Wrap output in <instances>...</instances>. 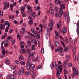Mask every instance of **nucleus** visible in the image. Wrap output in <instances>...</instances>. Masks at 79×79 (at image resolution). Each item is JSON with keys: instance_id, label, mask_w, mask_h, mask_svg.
I'll return each mask as SVG.
<instances>
[{"instance_id": "f257e3e1", "label": "nucleus", "mask_w": 79, "mask_h": 79, "mask_svg": "<svg viewBox=\"0 0 79 79\" xmlns=\"http://www.w3.org/2000/svg\"><path fill=\"white\" fill-rule=\"evenodd\" d=\"M56 69L57 71V73H56L57 76H59L60 75L59 72H61V70H62V67L63 66L61 65H58L57 64L55 66Z\"/></svg>"}, {"instance_id": "9d476101", "label": "nucleus", "mask_w": 79, "mask_h": 79, "mask_svg": "<svg viewBox=\"0 0 79 79\" xmlns=\"http://www.w3.org/2000/svg\"><path fill=\"white\" fill-rule=\"evenodd\" d=\"M20 9L21 10L22 15L24 14V10L25 9V8L23 7H21L20 8Z\"/></svg>"}, {"instance_id": "13d9d810", "label": "nucleus", "mask_w": 79, "mask_h": 79, "mask_svg": "<svg viewBox=\"0 0 79 79\" xmlns=\"http://www.w3.org/2000/svg\"><path fill=\"white\" fill-rule=\"evenodd\" d=\"M66 64L64 63L63 64L64 67L65 68H66Z\"/></svg>"}, {"instance_id": "6e6552de", "label": "nucleus", "mask_w": 79, "mask_h": 79, "mask_svg": "<svg viewBox=\"0 0 79 79\" xmlns=\"http://www.w3.org/2000/svg\"><path fill=\"white\" fill-rule=\"evenodd\" d=\"M20 32L21 34H24L25 33V28H23L20 31Z\"/></svg>"}, {"instance_id": "79ce46f5", "label": "nucleus", "mask_w": 79, "mask_h": 79, "mask_svg": "<svg viewBox=\"0 0 79 79\" xmlns=\"http://www.w3.org/2000/svg\"><path fill=\"white\" fill-rule=\"evenodd\" d=\"M64 73L65 74H66L68 73V71L66 70V69H64Z\"/></svg>"}, {"instance_id": "774afa93", "label": "nucleus", "mask_w": 79, "mask_h": 79, "mask_svg": "<svg viewBox=\"0 0 79 79\" xmlns=\"http://www.w3.org/2000/svg\"><path fill=\"white\" fill-rule=\"evenodd\" d=\"M14 7V5L13 4H10V8H13Z\"/></svg>"}, {"instance_id": "39448f33", "label": "nucleus", "mask_w": 79, "mask_h": 79, "mask_svg": "<svg viewBox=\"0 0 79 79\" xmlns=\"http://www.w3.org/2000/svg\"><path fill=\"white\" fill-rule=\"evenodd\" d=\"M56 65V63H55V62H54L51 63V68L52 69H53V68H55Z\"/></svg>"}, {"instance_id": "37998d69", "label": "nucleus", "mask_w": 79, "mask_h": 79, "mask_svg": "<svg viewBox=\"0 0 79 79\" xmlns=\"http://www.w3.org/2000/svg\"><path fill=\"white\" fill-rule=\"evenodd\" d=\"M31 78L32 79H35V75L34 74H33L32 75Z\"/></svg>"}, {"instance_id": "603ef678", "label": "nucleus", "mask_w": 79, "mask_h": 79, "mask_svg": "<svg viewBox=\"0 0 79 79\" xmlns=\"http://www.w3.org/2000/svg\"><path fill=\"white\" fill-rule=\"evenodd\" d=\"M33 32V34H38V33L37 32V31H34Z\"/></svg>"}, {"instance_id": "58836bf2", "label": "nucleus", "mask_w": 79, "mask_h": 79, "mask_svg": "<svg viewBox=\"0 0 79 79\" xmlns=\"http://www.w3.org/2000/svg\"><path fill=\"white\" fill-rule=\"evenodd\" d=\"M73 66V64H72V63H70L69 64V67H72V66Z\"/></svg>"}, {"instance_id": "864d4df0", "label": "nucleus", "mask_w": 79, "mask_h": 79, "mask_svg": "<svg viewBox=\"0 0 79 79\" xmlns=\"http://www.w3.org/2000/svg\"><path fill=\"white\" fill-rule=\"evenodd\" d=\"M55 39H58V35H56L55 36Z\"/></svg>"}, {"instance_id": "9b49d317", "label": "nucleus", "mask_w": 79, "mask_h": 79, "mask_svg": "<svg viewBox=\"0 0 79 79\" xmlns=\"http://www.w3.org/2000/svg\"><path fill=\"white\" fill-rule=\"evenodd\" d=\"M55 45L56 47H58L60 46V43L58 41H56L55 42Z\"/></svg>"}, {"instance_id": "b1692460", "label": "nucleus", "mask_w": 79, "mask_h": 79, "mask_svg": "<svg viewBox=\"0 0 79 79\" xmlns=\"http://www.w3.org/2000/svg\"><path fill=\"white\" fill-rule=\"evenodd\" d=\"M62 31H63V32L64 33H66V28L64 27Z\"/></svg>"}, {"instance_id": "423d86ee", "label": "nucleus", "mask_w": 79, "mask_h": 79, "mask_svg": "<svg viewBox=\"0 0 79 79\" xmlns=\"http://www.w3.org/2000/svg\"><path fill=\"white\" fill-rule=\"evenodd\" d=\"M63 2L59 0H55V2L56 5H61Z\"/></svg>"}, {"instance_id": "f03ea898", "label": "nucleus", "mask_w": 79, "mask_h": 79, "mask_svg": "<svg viewBox=\"0 0 79 79\" xmlns=\"http://www.w3.org/2000/svg\"><path fill=\"white\" fill-rule=\"evenodd\" d=\"M30 68H35V65L33 64H27V70H29Z\"/></svg>"}, {"instance_id": "c85d7f7f", "label": "nucleus", "mask_w": 79, "mask_h": 79, "mask_svg": "<svg viewBox=\"0 0 79 79\" xmlns=\"http://www.w3.org/2000/svg\"><path fill=\"white\" fill-rule=\"evenodd\" d=\"M20 64H22V65H24V64H26V62H25L23 61H21Z\"/></svg>"}, {"instance_id": "a19ab883", "label": "nucleus", "mask_w": 79, "mask_h": 79, "mask_svg": "<svg viewBox=\"0 0 79 79\" xmlns=\"http://www.w3.org/2000/svg\"><path fill=\"white\" fill-rule=\"evenodd\" d=\"M3 15V13L2 11H0V15L1 16H2Z\"/></svg>"}, {"instance_id": "c03bdc74", "label": "nucleus", "mask_w": 79, "mask_h": 79, "mask_svg": "<svg viewBox=\"0 0 79 79\" xmlns=\"http://www.w3.org/2000/svg\"><path fill=\"white\" fill-rule=\"evenodd\" d=\"M4 24L6 26H7L8 24V21H6L4 23Z\"/></svg>"}, {"instance_id": "4c0bfd02", "label": "nucleus", "mask_w": 79, "mask_h": 79, "mask_svg": "<svg viewBox=\"0 0 79 79\" xmlns=\"http://www.w3.org/2000/svg\"><path fill=\"white\" fill-rule=\"evenodd\" d=\"M66 58L67 60H69L70 59V56L68 55H67L66 56Z\"/></svg>"}, {"instance_id": "2f4dec72", "label": "nucleus", "mask_w": 79, "mask_h": 79, "mask_svg": "<svg viewBox=\"0 0 79 79\" xmlns=\"http://www.w3.org/2000/svg\"><path fill=\"white\" fill-rule=\"evenodd\" d=\"M6 51L5 50H3L2 51V54L3 55H5V52Z\"/></svg>"}, {"instance_id": "6ab92c4d", "label": "nucleus", "mask_w": 79, "mask_h": 79, "mask_svg": "<svg viewBox=\"0 0 79 79\" xmlns=\"http://www.w3.org/2000/svg\"><path fill=\"white\" fill-rule=\"evenodd\" d=\"M32 16L33 18H35V17L37 16V15H36V13L35 12H33L32 13Z\"/></svg>"}, {"instance_id": "7c9ffc66", "label": "nucleus", "mask_w": 79, "mask_h": 79, "mask_svg": "<svg viewBox=\"0 0 79 79\" xmlns=\"http://www.w3.org/2000/svg\"><path fill=\"white\" fill-rule=\"evenodd\" d=\"M20 52L21 53H24L25 52V50L24 49H22L21 50H20Z\"/></svg>"}, {"instance_id": "e433bc0d", "label": "nucleus", "mask_w": 79, "mask_h": 79, "mask_svg": "<svg viewBox=\"0 0 79 79\" xmlns=\"http://www.w3.org/2000/svg\"><path fill=\"white\" fill-rule=\"evenodd\" d=\"M20 45H24V42L23 41H21L20 43Z\"/></svg>"}, {"instance_id": "393cba45", "label": "nucleus", "mask_w": 79, "mask_h": 79, "mask_svg": "<svg viewBox=\"0 0 79 79\" xmlns=\"http://www.w3.org/2000/svg\"><path fill=\"white\" fill-rule=\"evenodd\" d=\"M33 21L32 19L30 20L28 22V23L30 24H31V25H32L33 24Z\"/></svg>"}, {"instance_id": "473e14b6", "label": "nucleus", "mask_w": 79, "mask_h": 79, "mask_svg": "<svg viewBox=\"0 0 79 79\" xmlns=\"http://www.w3.org/2000/svg\"><path fill=\"white\" fill-rule=\"evenodd\" d=\"M39 33L40 34H42V29H40L39 30Z\"/></svg>"}, {"instance_id": "c756f323", "label": "nucleus", "mask_w": 79, "mask_h": 79, "mask_svg": "<svg viewBox=\"0 0 79 79\" xmlns=\"http://www.w3.org/2000/svg\"><path fill=\"white\" fill-rule=\"evenodd\" d=\"M48 25L49 26H51V27L53 26V24L52 23H49Z\"/></svg>"}, {"instance_id": "bb28decb", "label": "nucleus", "mask_w": 79, "mask_h": 79, "mask_svg": "<svg viewBox=\"0 0 79 79\" xmlns=\"http://www.w3.org/2000/svg\"><path fill=\"white\" fill-rule=\"evenodd\" d=\"M31 48L33 50H35V45L32 44Z\"/></svg>"}, {"instance_id": "a878e982", "label": "nucleus", "mask_w": 79, "mask_h": 79, "mask_svg": "<svg viewBox=\"0 0 79 79\" xmlns=\"http://www.w3.org/2000/svg\"><path fill=\"white\" fill-rule=\"evenodd\" d=\"M65 41V43L66 44H68V42H69V41H68V37H66Z\"/></svg>"}, {"instance_id": "5fc2aeb1", "label": "nucleus", "mask_w": 79, "mask_h": 79, "mask_svg": "<svg viewBox=\"0 0 79 79\" xmlns=\"http://www.w3.org/2000/svg\"><path fill=\"white\" fill-rule=\"evenodd\" d=\"M1 24H3L4 23V20L3 19H2L1 20Z\"/></svg>"}, {"instance_id": "ea45409f", "label": "nucleus", "mask_w": 79, "mask_h": 79, "mask_svg": "<svg viewBox=\"0 0 79 79\" xmlns=\"http://www.w3.org/2000/svg\"><path fill=\"white\" fill-rule=\"evenodd\" d=\"M5 61L7 64H9L10 63V60H6Z\"/></svg>"}, {"instance_id": "49530a36", "label": "nucleus", "mask_w": 79, "mask_h": 79, "mask_svg": "<svg viewBox=\"0 0 79 79\" xmlns=\"http://www.w3.org/2000/svg\"><path fill=\"white\" fill-rule=\"evenodd\" d=\"M27 52L28 53H31V50L30 49H28L27 50Z\"/></svg>"}, {"instance_id": "0e129e2a", "label": "nucleus", "mask_w": 79, "mask_h": 79, "mask_svg": "<svg viewBox=\"0 0 79 79\" xmlns=\"http://www.w3.org/2000/svg\"><path fill=\"white\" fill-rule=\"evenodd\" d=\"M7 4L6 2H4V6H6L7 5Z\"/></svg>"}, {"instance_id": "dca6fc26", "label": "nucleus", "mask_w": 79, "mask_h": 79, "mask_svg": "<svg viewBox=\"0 0 79 79\" xmlns=\"http://www.w3.org/2000/svg\"><path fill=\"white\" fill-rule=\"evenodd\" d=\"M27 44L29 47H30L32 43H31V42L30 41H27Z\"/></svg>"}, {"instance_id": "ddd939ff", "label": "nucleus", "mask_w": 79, "mask_h": 79, "mask_svg": "<svg viewBox=\"0 0 79 79\" xmlns=\"http://www.w3.org/2000/svg\"><path fill=\"white\" fill-rule=\"evenodd\" d=\"M59 11L60 13V15L61 16V14H63V10H62L61 8L59 9Z\"/></svg>"}, {"instance_id": "72a5a7b5", "label": "nucleus", "mask_w": 79, "mask_h": 79, "mask_svg": "<svg viewBox=\"0 0 79 79\" xmlns=\"http://www.w3.org/2000/svg\"><path fill=\"white\" fill-rule=\"evenodd\" d=\"M9 27H10V23H9L8 24V26L6 27V29H7V30L9 29Z\"/></svg>"}, {"instance_id": "e2e57ef3", "label": "nucleus", "mask_w": 79, "mask_h": 79, "mask_svg": "<svg viewBox=\"0 0 79 79\" xmlns=\"http://www.w3.org/2000/svg\"><path fill=\"white\" fill-rule=\"evenodd\" d=\"M22 15H23V16L24 18H25V17H26V14H23Z\"/></svg>"}, {"instance_id": "6e6d98bb", "label": "nucleus", "mask_w": 79, "mask_h": 79, "mask_svg": "<svg viewBox=\"0 0 79 79\" xmlns=\"http://www.w3.org/2000/svg\"><path fill=\"white\" fill-rule=\"evenodd\" d=\"M30 62H31V60H27V64H30Z\"/></svg>"}, {"instance_id": "f3484780", "label": "nucleus", "mask_w": 79, "mask_h": 79, "mask_svg": "<svg viewBox=\"0 0 79 79\" xmlns=\"http://www.w3.org/2000/svg\"><path fill=\"white\" fill-rule=\"evenodd\" d=\"M69 41L70 44H73V40L71 37L69 38Z\"/></svg>"}, {"instance_id": "cd10ccee", "label": "nucleus", "mask_w": 79, "mask_h": 79, "mask_svg": "<svg viewBox=\"0 0 79 79\" xmlns=\"http://www.w3.org/2000/svg\"><path fill=\"white\" fill-rule=\"evenodd\" d=\"M72 50L73 53H74L76 52V48L74 47H73Z\"/></svg>"}, {"instance_id": "7ed1b4c3", "label": "nucleus", "mask_w": 79, "mask_h": 79, "mask_svg": "<svg viewBox=\"0 0 79 79\" xmlns=\"http://www.w3.org/2000/svg\"><path fill=\"white\" fill-rule=\"evenodd\" d=\"M76 69L77 68L76 67L73 68V73L75 76H77L78 75V70Z\"/></svg>"}, {"instance_id": "09e8293b", "label": "nucleus", "mask_w": 79, "mask_h": 79, "mask_svg": "<svg viewBox=\"0 0 79 79\" xmlns=\"http://www.w3.org/2000/svg\"><path fill=\"white\" fill-rule=\"evenodd\" d=\"M1 50L2 51V50H4V49H5V48H4V47L3 46H1Z\"/></svg>"}, {"instance_id": "680f3d73", "label": "nucleus", "mask_w": 79, "mask_h": 79, "mask_svg": "<svg viewBox=\"0 0 79 79\" xmlns=\"http://www.w3.org/2000/svg\"><path fill=\"white\" fill-rule=\"evenodd\" d=\"M5 37H6L5 36L3 35L2 37V39H5Z\"/></svg>"}, {"instance_id": "8fccbe9b", "label": "nucleus", "mask_w": 79, "mask_h": 79, "mask_svg": "<svg viewBox=\"0 0 79 79\" xmlns=\"http://www.w3.org/2000/svg\"><path fill=\"white\" fill-rule=\"evenodd\" d=\"M31 15H28V19H32L31 17Z\"/></svg>"}, {"instance_id": "69168bd1", "label": "nucleus", "mask_w": 79, "mask_h": 79, "mask_svg": "<svg viewBox=\"0 0 79 79\" xmlns=\"http://www.w3.org/2000/svg\"><path fill=\"white\" fill-rule=\"evenodd\" d=\"M41 52L42 53H44V49L42 48L41 49Z\"/></svg>"}, {"instance_id": "3c124183", "label": "nucleus", "mask_w": 79, "mask_h": 79, "mask_svg": "<svg viewBox=\"0 0 79 79\" xmlns=\"http://www.w3.org/2000/svg\"><path fill=\"white\" fill-rule=\"evenodd\" d=\"M42 67L41 65H39L38 67H37V68L38 69H40V68H42Z\"/></svg>"}, {"instance_id": "338daca9", "label": "nucleus", "mask_w": 79, "mask_h": 79, "mask_svg": "<svg viewBox=\"0 0 79 79\" xmlns=\"http://www.w3.org/2000/svg\"><path fill=\"white\" fill-rule=\"evenodd\" d=\"M55 34H56V35H59V34H58V32H57V31H55Z\"/></svg>"}, {"instance_id": "4d7b16f0", "label": "nucleus", "mask_w": 79, "mask_h": 79, "mask_svg": "<svg viewBox=\"0 0 79 79\" xmlns=\"http://www.w3.org/2000/svg\"><path fill=\"white\" fill-rule=\"evenodd\" d=\"M14 23H15V24H18V22L16 21L15 20L14 21Z\"/></svg>"}, {"instance_id": "4be33fe9", "label": "nucleus", "mask_w": 79, "mask_h": 79, "mask_svg": "<svg viewBox=\"0 0 79 79\" xmlns=\"http://www.w3.org/2000/svg\"><path fill=\"white\" fill-rule=\"evenodd\" d=\"M55 16L56 17V18H58V17H61V16L58 13H56L55 14Z\"/></svg>"}, {"instance_id": "5701e85b", "label": "nucleus", "mask_w": 79, "mask_h": 79, "mask_svg": "<svg viewBox=\"0 0 79 79\" xmlns=\"http://www.w3.org/2000/svg\"><path fill=\"white\" fill-rule=\"evenodd\" d=\"M17 38H19V40H20V39H21V35H19V33H18Z\"/></svg>"}, {"instance_id": "aec40b11", "label": "nucleus", "mask_w": 79, "mask_h": 79, "mask_svg": "<svg viewBox=\"0 0 79 79\" xmlns=\"http://www.w3.org/2000/svg\"><path fill=\"white\" fill-rule=\"evenodd\" d=\"M34 55H35V53L34 52H32L31 53V54H30L29 56V58L31 59V56H33Z\"/></svg>"}, {"instance_id": "a211bd4d", "label": "nucleus", "mask_w": 79, "mask_h": 79, "mask_svg": "<svg viewBox=\"0 0 79 79\" xmlns=\"http://www.w3.org/2000/svg\"><path fill=\"white\" fill-rule=\"evenodd\" d=\"M20 57L19 58V60H24L23 56L22 55H20Z\"/></svg>"}, {"instance_id": "2eb2a0df", "label": "nucleus", "mask_w": 79, "mask_h": 79, "mask_svg": "<svg viewBox=\"0 0 79 79\" xmlns=\"http://www.w3.org/2000/svg\"><path fill=\"white\" fill-rule=\"evenodd\" d=\"M25 74L27 76L30 75L31 74V72L29 71H26L25 73Z\"/></svg>"}, {"instance_id": "a18cd8bd", "label": "nucleus", "mask_w": 79, "mask_h": 79, "mask_svg": "<svg viewBox=\"0 0 79 79\" xmlns=\"http://www.w3.org/2000/svg\"><path fill=\"white\" fill-rule=\"evenodd\" d=\"M57 10H58V7L56 6L55 7V11H56L57 12Z\"/></svg>"}, {"instance_id": "052dcab7", "label": "nucleus", "mask_w": 79, "mask_h": 79, "mask_svg": "<svg viewBox=\"0 0 79 79\" xmlns=\"http://www.w3.org/2000/svg\"><path fill=\"white\" fill-rule=\"evenodd\" d=\"M13 29H11L10 31H9V32L10 33H12L13 32Z\"/></svg>"}, {"instance_id": "4468645a", "label": "nucleus", "mask_w": 79, "mask_h": 79, "mask_svg": "<svg viewBox=\"0 0 79 79\" xmlns=\"http://www.w3.org/2000/svg\"><path fill=\"white\" fill-rule=\"evenodd\" d=\"M27 9L28 10H29L30 12H31L32 11V9H31V7L30 6V5H29L27 6Z\"/></svg>"}, {"instance_id": "20e7f679", "label": "nucleus", "mask_w": 79, "mask_h": 79, "mask_svg": "<svg viewBox=\"0 0 79 79\" xmlns=\"http://www.w3.org/2000/svg\"><path fill=\"white\" fill-rule=\"evenodd\" d=\"M61 44L64 48H65L64 49V52H67L68 50V49L67 47H65V44H64V42H63L62 41H60Z\"/></svg>"}, {"instance_id": "f704fd0d", "label": "nucleus", "mask_w": 79, "mask_h": 79, "mask_svg": "<svg viewBox=\"0 0 79 79\" xmlns=\"http://www.w3.org/2000/svg\"><path fill=\"white\" fill-rule=\"evenodd\" d=\"M47 32L48 35H50V31H49V29H47Z\"/></svg>"}, {"instance_id": "bf43d9fd", "label": "nucleus", "mask_w": 79, "mask_h": 79, "mask_svg": "<svg viewBox=\"0 0 79 79\" xmlns=\"http://www.w3.org/2000/svg\"><path fill=\"white\" fill-rule=\"evenodd\" d=\"M73 58L74 60H76V55H74L73 56Z\"/></svg>"}, {"instance_id": "f8f14e48", "label": "nucleus", "mask_w": 79, "mask_h": 79, "mask_svg": "<svg viewBox=\"0 0 79 79\" xmlns=\"http://www.w3.org/2000/svg\"><path fill=\"white\" fill-rule=\"evenodd\" d=\"M57 49L58 52H63V48L62 47L58 48Z\"/></svg>"}, {"instance_id": "412c9836", "label": "nucleus", "mask_w": 79, "mask_h": 79, "mask_svg": "<svg viewBox=\"0 0 79 79\" xmlns=\"http://www.w3.org/2000/svg\"><path fill=\"white\" fill-rule=\"evenodd\" d=\"M46 26H47V23H46V22L44 21L43 23V27L45 28V27H46Z\"/></svg>"}, {"instance_id": "0eeeda50", "label": "nucleus", "mask_w": 79, "mask_h": 79, "mask_svg": "<svg viewBox=\"0 0 79 79\" xmlns=\"http://www.w3.org/2000/svg\"><path fill=\"white\" fill-rule=\"evenodd\" d=\"M0 27L1 29L3 30V29H5V24H0Z\"/></svg>"}, {"instance_id": "de8ad7c7", "label": "nucleus", "mask_w": 79, "mask_h": 79, "mask_svg": "<svg viewBox=\"0 0 79 79\" xmlns=\"http://www.w3.org/2000/svg\"><path fill=\"white\" fill-rule=\"evenodd\" d=\"M34 70V68H31L30 69V72H33Z\"/></svg>"}, {"instance_id": "c9c22d12", "label": "nucleus", "mask_w": 79, "mask_h": 79, "mask_svg": "<svg viewBox=\"0 0 79 79\" xmlns=\"http://www.w3.org/2000/svg\"><path fill=\"white\" fill-rule=\"evenodd\" d=\"M54 13V10L53 9H51V14H52V15H53Z\"/></svg>"}, {"instance_id": "1a4fd4ad", "label": "nucleus", "mask_w": 79, "mask_h": 79, "mask_svg": "<svg viewBox=\"0 0 79 79\" xmlns=\"http://www.w3.org/2000/svg\"><path fill=\"white\" fill-rule=\"evenodd\" d=\"M60 7L61 9H63V10H64L65 8V4H60Z\"/></svg>"}]
</instances>
